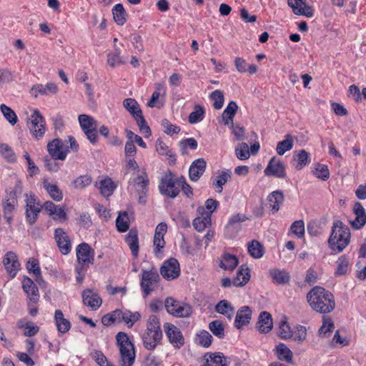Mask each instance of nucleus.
<instances>
[{
  "mask_svg": "<svg viewBox=\"0 0 366 366\" xmlns=\"http://www.w3.org/2000/svg\"><path fill=\"white\" fill-rule=\"evenodd\" d=\"M307 300L311 308L317 312L329 313L335 307L333 295L322 287L316 286L312 288L307 293Z\"/></svg>",
  "mask_w": 366,
  "mask_h": 366,
  "instance_id": "nucleus-1",
  "label": "nucleus"
},
{
  "mask_svg": "<svg viewBox=\"0 0 366 366\" xmlns=\"http://www.w3.org/2000/svg\"><path fill=\"white\" fill-rule=\"evenodd\" d=\"M350 230L347 226L340 220L333 222L332 232L328 239V246L330 249L339 253L350 244Z\"/></svg>",
  "mask_w": 366,
  "mask_h": 366,
  "instance_id": "nucleus-2",
  "label": "nucleus"
},
{
  "mask_svg": "<svg viewBox=\"0 0 366 366\" xmlns=\"http://www.w3.org/2000/svg\"><path fill=\"white\" fill-rule=\"evenodd\" d=\"M162 332L159 318L156 315L149 317L147 322V330L142 340L144 347L148 350L154 349L160 342Z\"/></svg>",
  "mask_w": 366,
  "mask_h": 366,
  "instance_id": "nucleus-3",
  "label": "nucleus"
},
{
  "mask_svg": "<svg viewBox=\"0 0 366 366\" xmlns=\"http://www.w3.org/2000/svg\"><path fill=\"white\" fill-rule=\"evenodd\" d=\"M116 340L120 352L121 365L132 366L135 359L134 345L129 340L128 335L123 332L117 334Z\"/></svg>",
  "mask_w": 366,
  "mask_h": 366,
  "instance_id": "nucleus-4",
  "label": "nucleus"
},
{
  "mask_svg": "<svg viewBox=\"0 0 366 366\" xmlns=\"http://www.w3.org/2000/svg\"><path fill=\"white\" fill-rule=\"evenodd\" d=\"M22 192V184L16 181L14 188L9 192L6 191V202L3 205L4 217L9 224H11L13 219V214L17 204V195Z\"/></svg>",
  "mask_w": 366,
  "mask_h": 366,
  "instance_id": "nucleus-5",
  "label": "nucleus"
},
{
  "mask_svg": "<svg viewBox=\"0 0 366 366\" xmlns=\"http://www.w3.org/2000/svg\"><path fill=\"white\" fill-rule=\"evenodd\" d=\"M159 189L162 194L170 198L176 197L180 192L179 178H175L171 172L166 174L160 181Z\"/></svg>",
  "mask_w": 366,
  "mask_h": 366,
  "instance_id": "nucleus-6",
  "label": "nucleus"
},
{
  "mask_svg": "<svg viewBox=\"0 0 366 366\" xmlns=\"http://www.w3.org/2000/svg\"><path fill=\"white\" fill-rule=\"evenodd\" d=\"M25 214L26 221L29 224H34L41 209L40 203L34 194L30 192L25 194Z\"/></svg>",
  "mask_w": 366,
  "mask_h": 366,
  "instance_id": "nucleus-7",
  "label": "nucleus"
},
{
  "mask_svg": "<svg viewBox=\"0 0 366 366\" xmlns=\"http://www.w3.org/2000/svg\"><path fill=\"white\" fill-rule=\"evenodd\" d=\"M167 311L177 317H188L192 313V308L188 304L177 301L172 297L165 300Z\"/></svg>",
  "mask_w": 366,
  "mask_h": 366,
  "instance_id": "nucleus-8",
  "label": "nucleus"
},
{
  "mask_svg": "<svg viewBox=\"0 0 366 366\" xmlns=\"http://www.w3.org/2000/svg\"><path fill=\"white\" fill-rule=\"evenodd\" d=\"M81 129L92 144L97 141V122L91 116L80 114L78 117Z\"/></svg>",
  "mask_w": 366,
  "mask_h": 366,
  "instance_id": "nucleus-9",
  "label": "nucleus"
},
{
  "mask_svg": "<svg viewBox=\"0 0 366 366\" xmlns=\"http://www.w3.org/2000/svg\"><path fill=\"white\" fill-rule=\"evenodd\" d=\"M159 275L157 271L153 269L143 270L141 280V287L145 296L149 295L158 287Z\"/></svg>",
  "mask_w": 366,
  "mask_h": 366,
  "instance_id": "nucleus-10",
  "label": "nucleus"
},
{
  "mask_svg": "<svg viewBox=\"0 0 366 366\" xmlns=\"http://www.w3.org/2000/svg\"><path fill=\"white\" fill-rule=\"evenodd\" d=\"M28 127L33 135L39 139L45 133V123L43 117L38 110H35L27 122Z\"/></svg>",
  "mask_w": 366,
  "mask_h": 366,
  "instance_id": "nucleus-11",
  "label": "nucleus"
},
{
  "mask_svg": "<svg viewBox=\"0 0 366 366\" xmlns=\"http://www.w3.org/2000/svg\"><path fill=\"white\" fill-rule=\"evenodd\" d=\"M287 4L295 15L308 18L314 16V9L312 6L307 4L306 0H287Z\"/></svg>",
  "mask_w": 366,
  "mask_h": 366,
  "instance_id": "nucleus-12",
  "label": "nucleus"
},
{
  "mask_svg": "<svg viewBox=\"0 0 366 366\" xmlns=\"http://www.w3.org/2000/svg\"><path fill=\"white\" fill-rule=\"evenodd\" d=\"M160 273L167 280H174L179 276L180 268L178 261L174 258H170L164 262L161 267Z\"/></svg>",
  "mask_w": 366,
  "mask_h": 366,
  "instance_id": "nucleus-13",
  "label": "nucleus"
},
{
  "mask_svg": "<svg viewBox=\"0 0 366 366\" xmlns=\"http://www.w3.org/2000/svg\"><path fill=\"white\" fill-rule=\"evenodd\" d=\"M264 172L267 176L272 175L277 178H284L286 176L285 164L275 157L269 160Z\"/></svg>",
  "mask_w": 366,
  "mask_h": 366,
  "instance_id": "nucleus-14",
  "label": "nucleus"
},
{
  "mask_svg": "<svg viewBox=\"0 0 366 366\" xmlns=\"http://www.w3.org/2000/svg\"><path fill=\"white\" fill-rule=\"evenodd\" d=\"M3 262L9 277L14 278L21 268L16 254L12 252H7Z\"/></svg>",
  "mask_w": 366,
  "mask_h": 366,
  "instance_id": "nucleus-15",
  "label": "nucleus"
},
{
  "mask_svg": "<svg viewBox=\"0 0 366 366\" xmlns=\"http://www.w3.org/2000/svg\"><path fill=\"white\" fill-rule=\"evenodd\" d=\"M164 329L169 342L176 347L184 345V338L179 329L171 323H165Z\"/></svg>",
  "mask_w": 366,
  "mask_h": 366,
  "instance_id": "nucleus-16",
  "label": "nucleus"
},
{
  "mask_svg": "<svg viewBox=\"0 0 366 366\" xmlns=\"http://www.w3.org/2000/svg\"><path fill=\"white\" fill-rule=\"evenodd\" d=\"M47 150L54 159L64 160L66 157L67 149H63V143L59 139H54L49 142Z\"/></svg>",
  "mask_w": 366,
  "mask_h": 366,
  "instance_id": "nucleus-17",
  "label": "nucleus"
},
{
  "mask_svg": "<svg viewBox=\"0 0 366 366\" xmlns=\"http://www.w3.org/2000/svg\"><path fill=\"white\" fill-rule=\"evenodd\" d=\"M77 262L92 264L94 263V251L86 243H81L76 247Z\"/></svg>",
  "mask_w": 366,
  "mask_h": 366,
  "instance_id": "nucleus-18",
  "label": "nucleus"
},
{
  "mask_svg": "<svg viewBox=\"0 0 366 366\" xmlns=\"http://www.w3.org/2000/svg\"><path fill=\"white\" fill-rule=\"evenodd\" d=\"M197 213L198 216L193 220V226L197 231L202 232L211 224V217L204 207H199Z\"/></svg>",
  "mask_w": 366,
  "mask_h": 366,
  "instance_id": "nucleus-19",
  "label": "nucleus"
},
{
  "mask_svg": "<svg viewBox=\"0 0 366 366\" xmlns=\"http://www.w3.org/2000/svg\"><path fill=\"white\" fill-rule=\"evenodd\" d=\"M55 239L61 254H67L71 251V245L69 236L61 228L55 230Z\"/></svg>",
  "mask_w": 366,
  "mask_h": 366,
  "instance_id": "nucleus-20",
  "label": "nucleus"
},
{
  "mask_svg": "<svg viewBox=\"0 0 366 366\" xmlns=\"http://www.w3.org/2000/svg\"><path fill=\"white\" fill-rule=\"evenodd\" d=\"M167 225L164 222L159 223L155 229L153 244L155 247L154 252L156 254H157L165 246L166 242L164 241V237L167 232Z\"/></svg>",
  "mask_w": 366,
  "mask_h": 366,
  "instance_id": "nucleus-21",
  "label": "nucleus"
},
{
  "mask_svg": "<svg viewBox=\"0 0 366 366\" xmlns=\"http://www.w3.org/2000/svg\"><path fill=\"white\" fill-rule=\"evenodd\" d=\"M22 287L30 302L36 303L39 300V290L34 282L29 277H24L22 281Z\"/></svg>",
  "mask_w": 366,
  "mask_h": 366,
  "instance_id": "nucleus-22",
  "label": "nucleus"
},
{
  "mask_svg": "<svg viewBox=\"0 0 366 366\" xmlns=\"http://www.w3.org/2000/svg\"><path fill=\"white\" fill-rule=\"evenodd\" d=\"M149 179L146 174L139 175L134 182L136 192L139 194V202L142 204L146 202V194L148 192Z\"/></svg>",
  "mask_w": 366,
  "mask_h": 366,
  "instance_id": "nucleus-23",
  "label": "nucleus"
},
{
  "mask_svg": "<svg viewBox=\"0 0 366 366\" xmlns=\"http://www.w3.org/2000/svg\"><path fill=\"white\" fill-rule=\"evenodd\" d=\"M353 212L356 217L353 221L350 222L351 225L355 229H361L366 224V212L360 202L355 203Z\"/></svg>",
  "mask_w": 366,
  "mask_h": 366,
  "instance_id": "nucleus-24",
  "label": "nucleus"
},
{
  "mask_svg": "<svg viewBox=\"0 0 366 366\" xmlns=\"http://www.w3.org/2000/svg\"><path fill=\"white\" fill-rule=\"evenodd\" d=\"M82 301L84 305L91 307L93 310H97L102 305V299L98 295L91 290H85L82 292Z\"/></svg>",
  "mask_w": 366,
  "mask_h": 366,
  "instance_id": "nucleus-25",
  "label": "nucleus"
},
{
  "mask_svg": "<svg viewBox=\"0 0 366 366\" xmlns=\"http://www.w3.org/2000/svg\"><path fill=\"white\" fill-rule=\"evenodd\" d=\"M252 311L247 306L241 307L237 312L234 325L238 329L249 323L251 320Z\"/></svg>",
  "mask_w": 366,
  "mask_h": 366,
  "instance_id": "nucleus-26",
  "label": "nucleus"
},
{
  "mask_svg": "<svg viewBox=\"0 0 366 366\" xmlns=\"http://www.w3.org/2000/svg\"><path fill=\"white\" fill-rule=\"evenodd\" d=\"M268 202L269 208L271 209L273 214L277 212L280 210V205L285 200V197L281 191H274L270 193L267 198Z\"/></svg>",
  "mask_w": 366,
  "mask_h": 366,
  "instance_id": "nucleus-27",
  "label": "nucleus"
},
{
  "mask_svg": "<svg viewBox=\"0 0 366 366\" xmlns=\"http://www.w3.org/2000/svg\"><path fill=\"white\" fill-rule=\"evenodd\" d=\"M206 168V162L203 159L195 160L189 167V174L192 181L196 182L202 175Z\"/></svg>",
  "mask_w": 366,
  "mask_h": 366,
  "instance_id": "nucleus-28",
  "label": "nucleus"
},
{
  "mask_svg": "<svg viewBox=\"0 0 366 366\" xmlns=\"http://www.w3.org/2000/svg\"><path fill=\"white\" fill-rule=\"evenodd\" d=\"M123 107L136 121L143 117L140 106L134 99H125L123 101Z\"/></svg>",
  "mask_w": 366,
  "mask_h": 366,
  "instance_id": "nucleus-29",
  "label": "nucleus"
},
{
  "mask_svg": "<svg viewBox=\"0 0 366 366\" xmlns=\"http://www.w3.org/2000/svg\"><path fill=\"white\" fill-rule=\"evenodd\" d=\"M58 92L57 86L54 83H48L45 85L39 84L34 85L31 88V94L36 97L39 94L48 95L54 94Z\"/></svg>",
  "mask_w": 366,
  "mask_h": 366,
  "instance_id": "nucleus-30",
  "label": "nucleus"
},
{
  "mask_svg": "<svg viewBox=\"0 0 366 366\" xmlns=\"http://www.w3.org/2000/svg\"><path fill=\"white\" fill-rule=\"evenodd\" d=\"M269 275L272 281L277 285L287 284L290 280L289 272L284 269H271L269 271Z\"/></svg>",
  "mask_w": 366,
  "mask_h": 366,
  "instance_id": "nucleus-31",
  "label": "nucleus"
},
{
  "mask_svg": "<svg viewBox=\"0 0 366 366\" xmlns=\"http://www.w3.org/2000/svg\"><path fill=\"white\" fill-rule=\"evenodd\" d=\"M272 319L271 315L267 312H262L259 316L257 329L262 333L269 332L272 328Z\"/></svg>",
  "mask_w": 366,
  "mask_h": 366,
  "instance_id": "nucleus-32",
  "label": "nucleus"
},
{
  "mask_svg": "<svg viewBox=\"0 0 366 366\" xmlns=\"http://www.w3.org/2000/svg\"><path fill=\"white\" fill-rule=\"evenodd\" d=\"M123 44H121L120 46L114 45V52H111L107 55V63L112 67H114L117 65L124 64L126 62L127 58L121 56V47Z\"/></svg>",
  "mask_w": 366,
  "mask_h": 366,
  "instance_id": "nucleus-33",
  "label": "nucleus"
},
{
  "mask_svg": "<svg viewBox=\"0 0 366 366\" xmlns=\"http://www.w3.org/2000/svg\"><path fill=\"white\" fill-rule=\"evenodd\" d=\"M238 109L237 103L234 101L229 102L227 107L224 109L222 117L226 125L232 124L233 118Z\"/></svg>",
  "mask_w": 366,
  "mask_h": 366,
  "instance_id": "nucleus-34",
  "label": "nucleus"
},
{
  "mask_svg": "<svg viewBox=\"0 0 366 366\" xmlns=\"http://www.w3.org/2000/svg\"><path fill=\"white\" fill-rule=\"evenodd\" d=\"M54 319L59 332L66 333L69 330L71 327L70 322L64 318V314L61 310H56Z\"/></svg>",
  "mask_w": 366,
  "mask_h": 366,
  "instance_id": "nucleus-35",
  "label": "nucleus"
},
{
  "mask_svg": "<svg viewBox=\"0 0 366 366\" xmlns=\"http://www.w3.org/2000/svg\"><path fill=\"white\" fill-rule=\"evenodd\" d=\"M249 269L241 266L237 272L236 277L232 281V284L236 287L243 286L249 281Z\"/></svg>",
  "mask_w": 366,
  "mask_h": 366,
  "instance_id": "nucleus-36",
  "label": "nucleus"
},
{
  "mask_svg": "<svg viewBox=\"0 0 366 366\" xmlns=\"http://www.w3.org/2000/svg\"><path fill=\"white\" fill-rule=\"evenodd\" d=\"M234 65L236 69L239 73H245L249 71L250 74H255L257 71V68L254 64L248 65L247 61L241 57L235 58Z\"/></svg>",
  "mask_w": 366,
  "mask_h": 366,
  "instance_id": "nucleus-37",
  "label": "nucleus"
},
{
  "mask_svg": "<svg viewBox=\"0 0 366 366\" xmlns=\"http://www.w3.org/2000/svg\"><path fill=\"white\" fill-rule=\"evenodd\" d=\"M215 310L229 320L232 319V317L234 315V309L231 305V304L225 300H221L215 307Z\"/></svg>",
  "mask_w": 366,
  "mask_h": 366,
  "instance_id": "nucleus-38",
  "label": "nucleus"
},
{
  "mask_svg": "<svg viewBox=\"0 0 366 366\" xmlns=\"http://www.w3.org/2000/svg\"><path fill=\"white\" fill-rule=\"evenodd\" d=\"M43 185L44 188L46 190L49 196L53 199H54L56 202H59L62 199V192L56 184H51L47 180H44L43 182Z\"/></svg>",
  "mask_w": 366,
  "mask_h": 366,
  "instance_id": "nucleus-39",
  "label": "nucleus"
},
{
  "mask_svg": "<svg viewBox=\"0 0 366 366\" xmlns=\"http://www.w3.org/2000/svg\"><path fill=\"white\" fill-rule=\"evenodd\" d=\"M277 355L280 360L290 363L292 360V352L283 343H280L276 347Z\"/></svg>",
  "mask_w": 366,
  "mask_h": 366,
  "instance_id": "nucleus-40",
  "label": "nucleus"
},
{
  "mask_svg": "<svg viewBox=\"0 0 366 366\" xmlns=\"http://www.w3.org/2000/svg\"><path fill=\"white\" fill-rule=\"evenodd\" d=\"M294 141L291 134H287L283 141L277 143L276 151L279 155H283L286 152L291 150L293 147Z\"/></svg>",
  "mask_w": 366,
  "mask_h": 366,
  "instance_id": "nucleus-41",
  "label": "nucleus"
},
{
  "mask_svg": "<svg viewBox=\"0 0 366 366\" xmlns=\"http://www.w3.org/2000/svg\"><path fill=\"white\" fill-rule=\"evenodd\" d=\"M248 252L252 257L258 259L264 255V248L259 242L252 240L248 243Z\"/></svg>",
  "mask_w": 366,
  "mask_h": 366,
  "instance_id": "nucleus-42",
  "label": "nucleus"
},
{
  "mask_svg": "<svg viewBox=\"0 0 366 366\" xmlns=\"http://www.w3.org/2000/svg\"><path fill=\"white\" fill-rule=\"evenodd\" d=\"M116 188V184L111 178H105L99 182V189L101 194L104 197H109L112 194Z\"/></svg>",
  "mask_w": 366,
  "mask_h": 366,
  "instance_id": "nucleus-43",
  "label": "nucleus"
},
{
  "mask_svg": "<svg viewBox=\"0 0 366 366\" xmlns=\"http://www.w3.org/2000/svg\"><path fill=\"white\" fill-rule=\"evenodd\" d=\"M126 242L129 245L132 254L137 257L139 252L137 232L134 230H130L126 237Z\"/></svg>",
  "mask_w": 366,
  "mask_h": 366,
  "instance_id": "nucleus-44",
  "label": "nucleus"
},
{
  "mask_svg": "<svg viewBox=\"0 0 366 366\" xmlns=\"http://www.w3.org/2000/svg\"><path fill=\"white\" fill-rule=\"evenodd\" d=\"M112 13L114 19L118 25L122 26L125 24L126 11L124 9L122 4H116L112 9Z\"/></svg>",
  "mask_w": 366,
  "mask_h": 366,
  "instance_id": "nucleus-45",
  "label": "nucleus"
},
{
  "mask_svg": "<svg viewBox=\"0 0 366 366\" xmlns=\"http://www.w3.org/2000/svg\"><path fill=\"white\" fill-rule=\"evenodd\" d=\"M230 178L231 172L229 170L222 171V173L217 177V179L213 182V186L218 193L222 192V186L224 185Z\"/></svg>",
  "mask_w": 366,
  "mask_h": 366,
  "instance_id": "nucleus-46",
  "label": "nucleus"
},
{
  "mask_svg": "<svg viewBox=\"0 0 366 366\" xmlns=\"http://www.w3.org/2000/svg\"><path fill=\"white\" fill-rule=\"evenodd\" d=\"M238 264V260L234 255L227 254H224L220 262V267L225 270H232Z\"/></svg>",
  "mask_w": 366,
  "mask_h": 366,
  "instance_id": "nucleus-47",
  "label": "nucleus"
},
{
  "mask_svg": "<svg viewBox=\"0 0 366 366\" xmlns=\"http://www.w3.org/2000/svg\"><path fill=\"white\" fill-rule=\"evenodd\" d=\"M1 114L11 126H14L18 122L15 112L4 104H1Z\"/></svg>",
  "mask_w": 366,
  "mask_h": 366,
  "instance_id": "nucleus-48",
  "label": "nucleus"
},
{
  "mask_svg": "<svg viewBox=\"0 0 366 366\" xmlns=\"http://www.w3.org/2000/svg\"><path fill=\"white\" fill-rule=\"evenodd\" d=\"M349 267V259L346 255H342L337 260V269L335 274L341 276L347 274Z\"/></svg>",
  "mask_w": 366,
  "mask_h": 366,
  "instance_id": "nucleus-49",
  "label": "nucleus"
},
{
  "mask_svg": "<svg viewBox=\"0 0 366 366\" xmlns=\"http://www.w3.org/2000/svg\"><path fill=\"white\" fill-rule=\"evenodd\" d=\"M156 150L161 155L168 156L171 159V161L174 162L176 160L172 151L162 140L159 139H157L156 142Z\"/></svg>",
  "mask_w": 366,
  "mask_h": 366,
  "instance_id": "nucleus-50",
  "label": "nucleus"
},
{
  "mask_svg": "<svg viewBox=\"0 0 366 366\" xmlns=\"http://www.w3.org/2000/svg\"><path fill=\"white\" fill-rule=\"evenodd\" d=\"M117 230L120 232H124L129 229L128 214L126 212H121L116 220Z\"/></svg>",
  "mask_w": 366,
  "mask_h": 366,
  "instance_id": "nucleus-51",
  "label": "nucleus"
},
{
  "mask_svg": "<svg viewBox=\"0 0 366 366\" xmlns=\"http://www.w3.org/2000/svg\"><path fill=\"white\" fill-rule=\"evenodd\" d=\"M236 157L240 160H246L249 158V148L247 143L242 142L235 148Z\"/></svg>",
  "mask_w": 366,
  "mask_h": 366,
  "instance_id": "nucleus-52",
  "label": "nucleus"
},
{
  "mask_svg": "<svg viewBox=\"0 0 366 366\" xmlns=\"http://www.w3.org/2000/svg\"><path fill=\"white\" fill-rule=\"evenodd\" d=\"M92 179L88 174L81 175L76 178L73 182V186L78 189H82L91 184Z\"/></svg>",
  "mask_w": 366,
  "mask_h": 366,
  "instance_id": "nucleus-53",
  "label": "nucleus"
},
{
  "mask_svg": "<svg viewBox=\"0 0 366 366\" xmlns=\"http://www.w3.org/2000/svg\"><path fill=\"white\" fill-rule=\"evenodd\" d=\"M204 108L200 105H195L194 111L189 116V122L190 124H195L200 122L204 118Z\"/></svg>",
  "mask_w": 366,
  "mask_h": 366,
  "instance_id": "nucleus-54",
  "label": "nucleus"
},
{
  "mask_svg": "<svg viewBox=\"0 0 366 366\" xmlns=\"http://www.w3.org/2000/svg\"><path fill=\"white\" fill-rule=\"evenodd\" d=\"M210 99L214 102L213 107L215 109H220L224 104V94L221 90H215L209 95Z\"/></svg>",
  "mask_w": 366,
  "mask_h": 366,
  "instance_id": "nucleus-55",
  "label": "nucleus"
},
{
  "mask_svg": "<svg viewBox=\"0 0 366 366\" xmlns=\"http://www.w3.org/2000/svg\"><path fill=\"white\" fill-rule=\"evenodd\" d=\"M19 326L24 329V335L26 337L34 336L39 332V327L31 322H26L24 323L22 321H21L19 322Z\"/></svg>",
  "mask_w": 366,
  "mask_h": 366,
  "instance_id": "nucleus-56",
  "label": "nucleus"
},
{
  "mask_svg": "<svg viewBox=\"0 0 366 366\" xmlns=\"http://www.w3.org/2000/svg\"><path fill=\"white\" fill-rule=\"evenodd\" d=\"M209 329L214 335L219 338H223L224 337V326L221 322L214 320L209 324Z\"/></svg>",
  "mask_w": 366,
  "mask_h": 366,
  "instance_id": "nucleus-57",
  "label": "nucleus"
},
{
  "mask_svg": "<svg viewBox=\"0 0 366 366\" xmlns=\"http://www.w3.org/2000/svg\"><path fill=\"white\" fill-rule=\"evenodd\" d=\"M140 318L141 315L138 312H132L127 310L124 312L122 322H125L129 327H132Z\"/></svg>",
  "mask_w": 366,
  "mask_h": 366,
  "instance_id": "nucleus-58",
  "label": "nucleus"
},
{
  "mask_svg": "<svg viewBox=\"0 0 366 366\" xmlns=\"http://www.w3.org/2000/svg\"><path fill=\"white\" fill-rule=\"evenodd\" d=\"M277 335L282 339H289L292 337L291 328L286 321H281Z\"/></svg>",
  "mask_w": 366,
  "mask_h": 366,
  "instance_id": "nucleus-59",
  "label": "nucleus"
},
{
  "mask_svg": "<svg viewBox=\"0 0 366 366\" xmlns=\"http://www.w3.org/2000/svg\"><path fill=\"white\" fill-rule=\"evenodd\" d=\"M334 327V323L330 318H324L322 325L319 330L320 336L327 337V333H330Z\"/></svg>",
  "mask_w": 366,
  "mask_h": 366,
  "instance_id": "nucleus-60",
  "label": "nucleus"
},
{
  "mask_svg": "<svg viewBox=\"0 0 366 366\" xmlns=\"http://www.w3.org/2000/svg\"><path fill=\"white\" fill-rule=\"evenodd\" d=\"M1 156H3L8 162H14L16 160L15 153L7 144H1Z\"/></svg>",
  "mask_w": 366,
  "mask_h": 366,
  "instance_id": "nucleus-61",
  "label": "nucleus"
},
{
  "mask_svg": "<svg viewBox=\"0 0 366 366\" xmlns=\"http://www.w3.org/2000/svg\"><path fill=\"white\" fill-rule=\"evenodd\" d=\"M198 343L204 347H208L212 342V336L206 330H202L198 335Z\"/></svg>",
  "mask_w": 366,
  "mask_h": 366,
  "instance_id": "nucleus-62",
  "label": "nucleus"
},
{
  "mask_svg": "<svg viewBox=\"0 0 366 366\" xmlns=\"http://www.w3.org/2000/svg\"><path fill=\"white\" fill-rule=\"evenodd\" d=\"M314 174L319 179L324 181L327 180L330 177V172L327 167L325 164H317Z\"/></svg>",
  "mask_w": 366,
  "mask_h": 366,
  "instance_id": "nucleus-63",
  "label": "nucleus"
},
{
  "mask_svg": "<svg viewBox=\"0 0 366 366\" xmlns=\"http://www.w3.org/2000/svg\"><path fill=\"white\" fill-rule=\"evenodd\" d=\"M26 269L29 272H33L37 277V280L41 279V270L36 259L30 258L26 263Z\"/></svg>",
  "mask_w": 366,
  "mask_h": 366,
  "instance_id": "nucleus-64",
  "label": "nucleus"
}]
</instances>
